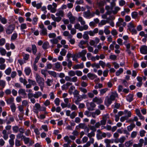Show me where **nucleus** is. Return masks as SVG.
I'll return each mask as SVG.
<instances>
[{
    "label": "nucleus",
    "instance_id": "2",
    "mask_svg": "<svg viewBox=\"0 0 147 147\" xmlns=\"http://www.w3.org/2000/svg\"><path fill=\"white\" fill-rule=\"evenodd\" d=\"M75 29H78L80 31H82L84 30H86L88 28V26L86 25H84L81 26L79 23H77L74 25Z\"/></svg>",
    "mask_w": 147,
    "mask_h": 147
},
{
    "label": "nucleus",
    "instance_id": "57",
    "mask_svg": "<svg viewBox=\"0 0 147 147\" xmlns=\"http://www.w3.org/2000/svg\"><path fill=\"white\" fill-rule=\"evenodd\" d=\"M18 34L17 33H13L11 37V40H14L17 38Z\"/></svg>",
    "mask_w": 147,
    "mask_h": 147
},
{
    "label": "nucleus",
    "instance_id": "5",
    "mask_svg": "<svg viewBox=\"0 0 147 147\" xmlns=\"http://www.w3.org/2000/svg\"><path fill=\"white\" fill-rule=\"evenodd\" d=\"M54 65L55 66V69H53L54 70L59 71H61L62 70V66L61 65L60 63L58 62L55 63Z\"/></svg>",
    "mask_w": 147,
    "mask_h": 147
},
{
    "label": "nucleus",
    "instance_id": "42",
    "mask_svg": "<svg viewBox=\"0 0 147 147\" xmlns=\"http://www.w3.org/2000/svg\"><path fill=\"white\" fill-rule=\"evenodd\" d=\"M132 142L131 141H129L125 143V146L126 147H130L132 145Z\"/></svg>",
    "mask_w": 147,
    "mask_h": 147
},
{
    "label": "nucleus",
    "instance_id": "14",
    "mask_svg": "<svg viewBox=\"0 0 147 147\" xmlns=\"http://www.w3.org/2000/svg\"><path fill=\"white\" fill-rule=\"evenodd\" d=\"M118 94L117 92H113L111 95L110 96V98L113 101L114 100L116 97H117Z\"/></svg>",
    "mask_w": 147,
    "mask_h": 147
},
{
    "label": "nucleus",
    "instance_id": "36",
    "mask_svg": "<svg viewBox=\"0 0 147 147\" xmlns=\"http://www.w3.org/2000/svg\"><path fill=\"white\" fill-rule=\"evenodd\" d=\"M105 9L107 11V13L108 14H110L111 13V10L112 9V8H111L109 6H106L105 7Z\"/></svg>",
    "mask_w": 147,
    "mask_h": 147
},
{
    "label": "nucleus",
    "instance_id": "38",
    "mask_svg": "<svg viewBox=\"0 0 147 147\" xmlns=\"http://www.w3.org/2000/svg\"><path fill=\"white\" fill-rule=\"evenodd\" d=\"M50 41L53 44H57L58 42V40L57 38H54L50 40Z\"/></svg>",
    "mask_w": 147,
    "mask_h": 147
},
{
    "label": "nucleus",
    "instance_id": "54",
    "mask_svg": "<svg viewBox=\"0 0 147 147\" xmlns=\"http://www.w3.org/2000/svg\"><path fill=\"white\" fill-rule=\"evenodd\" d=\"M19 80L21 82L23 83V84L24 85H25L27 83V81L26 80L24 79H23V78L22 77H20V78Z\"/></svg>",
    "mask_w": 147,
    "mask_h": 147
},
{
    "label": "nucleus",
    "instance_id": "22",
    "mask_svg": "<svg viewBox=\"0 0 147 147\" xmlns=\"http://www.w3.org/2000/svg\"><path fill=\"white\" fill-rule=\"evenodd\" d=\"M2 134L3 135V138L5 140H7L8 138V136L7 134V131L5 129L3 130L2 131Z\"/></svg>",
    "mask_w": 147,
    "mask_h": 147
},
{
    "label": "nucleus",
    "instance_id": "32",
    "mask_svg": "<svg viewBox=\"0 0 147 147\" xmlns=\"http://www.w3.org/2000/svg\"><path fill=\"white\" fill-rule=\"evenodd\" d=\"M123 71V69L122 68H120L116 72V75L117 76H119L121 74H122Z\"/></svg>",
    "mask_w": 147,
    "mask_h": 147
},
{
    "label": "nucleus",
    "instance_id": "59",
    "mask_svg": "<svg viewBox=\"0 0 147 147\" xmlns=\"http://www.w3.org/2000/svg\"><path fill=\"white\" fill-rule=\"evenodd\" d=\"M67 52V51L64 49H62L60 52V54L62 56H65Z\"/></svg>",
    "mask_w": 147,
    "mask_h": 147
},
{
    "label": "nucleus",
    "instance_id": "26",
    "mask_svg": "<svg viewBox=\"0 0 147 147\" xmlns=\"http://www.w3.org/2000/svg\"><path fill=\"white\" fill-rule=\"evenodd\" d=\"M53 82V79H50L47 78V81L45 82L47 86H51Z\"/></svg>",
    "mask_w": 147,
    "mask_h": 147
},
{
    "label": "nucleus",
    "instance_id": "7",
    "mask_svg": "<svg viewBox=\"0 0 147 147\" xmlns=\"http://www.w3.org/2000/svg\"><path fill=\"white\" fill-rule=\"evenodd\" d=\"M18 94L19 95H21L23 96L24 98H26V93L25 90L24 89L21 88L18 91Z\"/></svg>",
    "mask_w": 147,
    "mask_h": 147
},
{
    "label": "nucleus",
    "instance_id": "9",
    "mask_svg": "<svg viewBox=\"0 0 147 147\" xmlns=\"http://www.w3.org/2000/svg\"><path fill=\"white\" fill-rule=\"evenodd\" d=\"M92 101L98 104H101L103 102V100L101 98H98L96 97L93 98Z\"/></svg>",
    "mask_w": 147,
    "mask_h": 147
},
{
    "label": "nucleus",
    "instance_id": "12",
    "mask_svg": "<svg viewBox=\"0 0 147 147\" xmlns=\"http://www.w3.org/2000/svg\"><path fill=\"white\" fill-rule=\"evenodd\" d=\"M108 118L107 115H105L102 118V119L100 121L101 125H105L106 122L107 118Z\"/></svg>",
    "mask_w": 147,
    "mask_h": 147
},
{
    "label": "nucleus",
    "instance_id": "50",
    "mask_svg": "<svg viewBox=\"0 0 147 147\" xmlns=\"http://www.w3.org/2000/svg\"><path fill=\"white\" fill-rule=\"evenodd\" d=\"M54 102L56 105L58 106L60 105V100L59 98H57L55 99Z\"/></svg>",
    "mask_w": 147,
    "mask_h": 147
},
{
    "label": "nucleus",
    "instance_id": "24",
    "mask_svg": "<svg viewBox=\"0 0 147 147\" xmlns=\"http://www.w3.org/2000/svg\"><path fill=\"white\" fill-rule=\"evenodd\" d=\"M42 95V93L40 91L36 92L34 94V98H38Z\"/></svg>",
    "mask_w": 147,
    "mask_h": 147
},
{
    "label": "nucleus",
    "instance_id": "11",
    "mask_svg": "<svg viewBox=\"0 0 147 147\" xmlns=\"http://www.w3.org/2000/svg\"><path fill=\"white\" fill-rule=\"evenodd\" d=\"M84 67V65L83 63L80 64H78L74 65L73 67L74 69H82Z\"/></svg>",
    "mask_w": 147,
    "mask_h": 147
},
{
    "label": "nucleus",
    "instance_id": "64",
    "mask_svg": "<svg viewBox=\"0 0 147 147\" xmlns=\"http://www.w3.org/2000/svg\"><path fill=\"white\" fill-rule=\"evenodd\" d=\"M76 74L78 76H81L82 75V72L79 70H77L75 71Z\"/></svg>",
    "mask_w": 147,
    "mask_h": 147
},
{
    "label": "nucleus",
    "instance_id": "25",
    "mask_svg": "<svg viewBox=\"0 0 147 147\" xmlns=\"http://www.w3.org/2000/svg\"><path fill=\"white\" fill-rule=\"evenodd\" d=\"M109 22L107 20H102L98 24V26L100 27H101L103 25L106 24L107 23H109Z\"/></svg>",
    "mask_w": 147,
    "mask_h": 147
},
{
    "label": "nucleus",
    "instance_id": "61",
    "mask_svg": "<svg viewBox=\"0 0 147 147\" xmlns=\"http://www.w3.org/2000/svg\"><path fill=\"white\" fill-rule=\"evenodd\" d=\"M48 42H45L43 43L42 46V47L44 49H47L48 48Z\"/></svg>",
    "mask_w": 147,
    "mask_h": 147
},
{
    "label": "nucleus",
    "instance_id": "29",
    "mask_svg": "<svg viewBox=\"0 0 147 147\" xmlns=\"http://www.w3.org/2000/svg\"><path fill=\"white\" fill-rule=\"evenodd\" d=\"M41 35H45L47 34V30L46 28L42 29L40 33Z\"/></svg>",
    "mask_w": 147,
    "mask_h": 147
},
{
    "label": "nucleus",
    "instance_id": "6",
    "mask_svg": "<svg viewBox=\"0 0 147 147\" xmlns=\"http://www.w3.org/2000/svg\"><path fill=\"white\" fill-rule=\"evenodd\" d=\"M55 15L57 16L60 17L61 18L62 17H63L65 16L64 11L63 9L58 10L56 13Z\"/></svg>",
    "mask_w": 147,
    "mask_h": 147
},
{
    "label": "nucleus",
    "instance_id": "62",
    "mask_svg": "<svg viewBox=\"0 0 147 147\" xmlns=\"http://www.w3.org/2000/svg\"><path fill=\"white\" fill-rule=\"evenodd\" d=\"M23 134H22L21 133H18L16 135V137L17 139H19L21 138V139L22 140L23 138H24V136Z\"/></svg>",
    "mask_w": 147,
    "mask_h": 147
},
{
    "label": "nucleus",
    "instance_id": "28",
    "mask_svg": "<svg viewBox=\"0 0 147 147\" xmlns=\"http://www.w3.org/2000/svg\"><path fill=\"white\" fill-rule=\"evenodd\" d=\"M14 101V98L13 97H11L7 99L6 100V102L7 104H11L13 103V102Z\"/></svg>",
    "mask_w": 147,
    "mask_h": 147
},
{
    "label": "nucleus",
    "instance_id": "13",
    "mask_svg": "<svg viewBox=\"0 0 147 147\" xmlns=\"http://www.w3.org/2000/svg\"><path fill=\"white\" fill-rule=\"evenodd\" d=\"M75 97L76 98L75 101V103L76 105H78L79 104V102L82 100V96H80L79 95Z\"/></svg>",
    "mask_w": 147,
    "mask_h": 147
},
{
    "label": "nucleus",
    "instance_id": "56",
    "mask_svg": "<svg viewBox=\"0 0 147 147\" xmlns=\"http://www.w3.org/2000/svg\"><path fill=\"white\" fill-rule=\"evenodd\" d=\"M48 36L50 38H55L56 36V34L54 33H50L48 34Z\"/></svg>",
    "mask_w": 147,
    "mask_h": 147
},
{
    "label": "nucleus",
    "instance_id": "4",
    "mask_svg": "<svg viewBox=\"0 0 147 147\" xmlns=\"http://www.w3.org/2000/svg\"><path fill=\"white\" fill-rule=\"evenodd\" d=\"M126 25V23L124 22L123 20L121 18L118 19V21L116 23V27H118L122 26L124 27Z\"/></svg>",
    "mask_w": 147,
    "mask_h": 147
},
{
    "label": "nucleus",
    "instance_id": "47",
    "mask_svg": "<svg viewBox=\"0 0 147 147\" xmlns=\"http://www.w3.org/2000/svg\"><path fill=\"white\" fill-rule=\"evenodd\" d=\"M68 75L70 77L74 76L76 75L75 71L73 70H70L68 72Z\"/></svg>",
    "mask_w": 147,
    "mask_h": 147
},
{
    "label": "nucleus",
    "instance_id": "1",
    "mask_svg": "<svg viewBox=\"0 0 147 147\" xmlns=\"http://www.w3.org/2000/svg\"><path fill=\"white\" fill-rule=\"evenodd\" d=\"M36 82L38 84L41 91H43L44 87V80L38 74H36L35 77Z\"/></svg>",
    "mask_w": 147,
    "mask_h": 147
},
{
    "label": "nucleus",
    "instance_id": "40",
    "mask_svg": "<svg viewBox=\"0 0 147 147\" xmlns=\"http://www.w3.org/2000/svg\"><path fill=\"white\" fill-rule=\"evenodd\" d=\"M87 53L86 51L85 50H82L81 52H80L78 53V55L80 57L84 56H85V55Z\"/></svg>",
    "mask_w": 147,
    "mask_h": 147
},
{
    "label": "nucleus",
    "instance_id": "63",
    "mask_svg": "<svg viewBox=\"0 0 147 147\" xmlns=\"http://www.w3.org/2000/svg\"><path fill=\"white\" fill-rule=\"evenodd\" d=\"M111 34L113 36L116 35L118 34L117 30L115 29H113L111 32Z\"/></svg>",
    "mask_w": 147,
    "mask_h": 147
},
{
    "label": "nucleus",
    "instance_id": "51",
    "mask_svg": "<svg viewBox=\"0 0 147 147\" xmlns=\"http://www.w3.org/2000/svg\"><path fill=\"white\" fill-rule=\"evenodd\" d=\"M119 139V142L121 143H123L125 142V140L126 138L125 136H122Z\"/></svg>",
    "mask_w": 147,
    "mask_h": 147
},
{
    "label": "nucleus",
    "instance_id": "33",
    "mask_svg": "<svg viewBox=\"0 0 147 147\" xmlns=\"http://www.w3.org/2000/svg\"><path fill=\"white\" fill-rule=\"evenodd\" d=\"M0 53L2 55H5L6 53V50L2 47H0Z\"/></svg>",
    "mask_w": 147,
    "mask_h": 147
},
{
    "label": "nucleus",
    "instance_id": "45",
    "mask_svg": "<svg viewBox=\"0 0 147 147\" xmlns=\"http://www.w3.org/2000/svg\"><path fill=\"white\" fill-rule=\"evenodd\" d=\"M28 81L29 83H30L31 85L35 86L36 84V83L35 81L32 80L30 79H28Z\"/></svg>",
    "mask_w": 147,
    "mask_h": 147
},
{
    "label": "nucleus",
    "instance_id": "23",
    "mask_svg": "<svg viewBox=\"0 0 147 147\" xmlns=\"http://www.w3.org/2000/svg\"><path fill=\"white\" fill-rule=\"evenodd\" d=\"M24 71L26 75L29 76L31 71V70L30 67H27L25 68Z\"/></svg>",
    "mask_w": 147,
    "mask_h": 147
},
{
    "label": "nucleus",
    "instance_id": "46",
    "mask_svg": "<svg viewBox=\"0 0 147 147\" xmlns=\"http://www.w3.org/2000/svg\"><path fill=\"white\" fill-rule=\"evenodd\" d=\"M77 114L75 111L72 112L70 114V118L71 119H74L77 115Z\"/></svg>",
    "mask_w": 147,
    "mask_h": 147
},
{
    "label": "nucleus",
    "instance_id": "44",
    "mask_svg": "<svg viewBox=\"0 0 147 147\" xmlns=\"http://www.w3.org/2000/svg\"><path fill=\"white\" fill-rule=\"evenodd\" d=\"M99 65L101 66L102 68H104L106 66V63L105 62L102 61L100 60L99 61Z\"/></svg>",
    "mask_w": 147,
    "mask_h": 147
},
{
    "label": "nucleus",
    "instance_id": "15",
    "mask_svg": "<svg viewBox=\"0 0 147 147\" xmlns=\"http://www.w3.org/2000/svg\"><path fill=\"white\" fill-rule=\"evenodd\" d=\"M47 9L52 13H55L56 11V9L53 8L51 5H49L47 6Z\"/></svg>",
    "mask_w": 147,
    "mask_h": 147
},
{
    "label": "nucleus",
    "instance_id": "39",
    "mask_svg": "<svg viewBox=\"0 0 147 147\" xmlns=\"http://www.w3.org/2000/svg\"><path fill=\"white\" fill-rule=\"evenodd\" d=\"M32 52L35 55L37 52L36 46L35 45H32Z\"/></svg>",
    "mask_w": 147,
    "mask_h": 147
},
{
    "label": "nucleus",
    "instance_id": "41",
    "mask_svg": "<svg viewBox=\"0 0 147 147\" xmlns=\"http://www.w3.org/2000/svg\"><path fill=\"white\" fill-rule=\"evenodd\" d=\"M78 21L80 22L82 25H84L85 24V21L83 20V18L81 17H79L78 18Z\"/></svg>",
    "mask_w": 147,
    "mask_h": 147
},
{
    "label": "nucleus",
    "instance_id": "16",
    "mask_svg": "<svg viewBox=\"0 0 147 147\" xmlns=\"http://www.w3.org/2000/svg\"><path fill=\"white\" fill-rule=\"evenodd\" d=\"M113 101L110 97H107L105 99V102L106 104L109 105L111 104Z\"/></svg>",
    "mask_w": 147,
    "mask_h": 147
},
{
    "label": "nucleus",
    "instance_id": "52",
    "mask_svg": "<svg viewBox=\"0 0 147 147\" xmlns=\"http://www.w3.org/2000/svg\"><path fill=\"white\" fill-rule=\"evenodd\" d=\"M92 67L93 68L95 67L97 69L99 68H100V65L99 64L95 63L92 64Z\"/></svg>",
    "mask_w": 147,
    "mask_h": 147
},
{
    "label": "nucleus",
    "instance_id": "35",
    "mask_svg": "<svg viewBox=\"0 0 147 147\" xmlns=\"http://www.w3.org/2000/svg\"><path fill=\"white\" fill-rule=\"evenodd\" d=\"M69 138V137L68 136H66L64 137L63 139L65 142L70 144L71 141Z\"/></svg>",
    "mask_w": 147,
    "mask_h": 147
},
{
    "label": "nucleus",
    "instance_id": "17",
    "mask_svg": "<svg viewBox=\"0 0 147 147\" xmlns=\"http://www.w3.org/2000/svg\"><path fill=\"white\" fill-rule=\"evenodd\" d=\"M84 17L86 18H89L90 16L91 13L89 10L83 12Z\"/></svg>",
    "mask_w": 147,
    "mask_h": 147
},
{
    "label": "nucleus",
    "instance_id": "20",
    "mask_svg": "<svg viewBox=\"0 0 147 147\" xmlns=\"http://www.w3.org/2000/svg\"><path fill=\"white\" fill-rule=\"evenodd\" d=\"M22 55L24 60L25 61H28V60L30 56L29 54L25 53L24 52H22Z\"/></svg>",
    "mask_w": 147,
    "mask_h": 147
},
{
    "label": "nucleus",
    "instance_id": "3",
    "mask_svg": "<svg viewBox=\"0 0 147 147\" xmlns=\"http://www.w3.org/2000/svg\"><path fill=\"white\" fill-rule=\"evenodd\" d=\"M129 30L133 33L136 34L137 31L135 28V26L132 22L129 23L127 25Z\"/></svg>",
    "mask_w": 147,
    "mask_h": 147
},
{
    "label": "nucleus",
    "instance_id": "8",
    "mask_svg": "<svg viewBox=\"0 0 147 147\" xmlns=\"http://www.w3.org/2000/svg\"><path fill=\"white\" fill-rule=\"evenodd\" d=\"M14 29V28L13 26H10L6 29V32L7 34H10L13 32Z\"/></svg>",
    "mask_w": 147,
    "mask_h": 147
},
{
    "label": "nucleus",
    "instance_id": "37",
    "mask_svg": "<svg viewBox=\"0 0 147 147\" xmlns=\"http://www.w3.org/2000/svg\"><path fill=\"white\" fill-rule=\"evenodd\" d=\"M12 130L14 133H16L18 131L19 128L18 126H15L13 127Z\"/></svg>",
    "mask_w": 147,
    "mask_h": 147
},
{
    "label": "nucleus",
    "instance_id": "27",
    "mask_svg": "<svg viewBox=\"0 0 147 147\" xmlns=\"http://www.w3.org/2000/svg\"><path fill=\"white\" fill-rule=\"evenodd\" d=\"M48 72L49 75L54 78L56 77L57 76V73L54 71H49Z\"/></svg>",
    "mask_w": 147,
    "mask_h": 147
},
{
    "label": "nucleus",
    "instance_id": "53",
    "mask_svg": "<svg viewBox=\"0 0 147 147\" xmlns=\"http://www.w3.org/2000/svg\"><path fill=\"white\" fill-rule=\"evenodd\" d=\"M75 88V87L74 86H71L69 90V94L71 95L73 93V90Z\"/></svg>",
    "mask_w": 147,
    "mask_h": 147
},
{
    "label": "nucleus",
    "instance_id": "58",
    "mask_svg": "<svg viewBox=\"0 0 147 147\" xmlns=\"http://www.w3.org/2000/svg\"><path fill=\"white\" fill-rule=\"evenodd\" d=\"M139 35L141 36L144 37L145 38H147V34L145 33L144 31H141L140 32Z\"/></svg>",
    "mask_w": 147,
    "mask_h": 147
},
{
    "label": "nucleus",
    "instance_id": "60",
    "mask_svg": "<svg viewBox=\"0 0 147 147\" xmlns=\"http://www.w3.org/2000/svg\"><path fill=\"white\" fill-rule=\"evenodd\" d=\"M40 56L41 54L40 53H39L37 55L36 57L35 58V61L34 63H37L40 58Z\"/></svg>",
    "mask_w": 147,
    "mask_h": 147
},
{
    "label": "nucleus",
    "instance_id": "19",
    "mask_svg": "<svg viewBox=\"0 0 147 147\" xmlns=\"http://www.w3.org/2000/svg\"><path fill=\"white\" fill-rule=\"evenodd\" d=\"M110 27L109 26H105L104 27V32L106 35H108L110 33V31L108 29Z\"/></svg>",
    "mask_w": 147,
    "mask_h": 147
},
{
    "label": "nucleus",
    "instance_id": "31",
    "mask_svg": "<svg viewBox=\"0 0 147 147\" xmlns=\"http://www.w3.org/2000/svg\"><path fill=\"white\" fill-rule=\"evenodd\" d=\"M11 68L10 67H9L8 68L6 69V70L4 72L6 75H9L11 73Z\"/></svg>",
    "mask_w": 147,
    "mask_h": 147
},
{
    "label": "nucleus",
    "instance_id": "10",
    "mask_svg": "<svg viewBox=\"0 0 147 147\" xmlns=\"http://www.w3.org/2000/svg\"><path fill=\"white\" fill-rule=\"evenodd\" d=\"M141 53L143 54L147 53V47L145 45L142 46L140 49Z\"/></svg>",
    "mask_w": 147,
    "mask_h": 147
},
{
    "label": "nucleus",
    "instance_id": "43",
    "mask_svg": "<svg viewBox=\"0 0 147 147\" xmlns=\"http://www.w3.org/2000/svg\"><path fill=\"white\" fill-rule=\"evenodd\" d=\"M10 107L12 111L13 112H14L16 110V107L15 104L14 103H12Z\"/></svg>",
    "mask_w": 147,
    "mask_h": 147
},
{
    "label": "nucleus",
    "instance_id": "49",
    "mask_svg": "<svg viewBox=\"0 0 147 147\" xmlns=\"http://www.w3.org/2000/svg\"><path fill=\"white\" fill-rule=\"evenodd\" d=\"M6 85V82L5 80H0V86L4 88Z\"/></svg>",
    "mask_w": 147,
    "mask_h": 147
},
{
    "label": "nucleus",
    "instance_id": "30",
    "mask_svg": "<svg viewBox=\"0 0 147 147\" xmlns=\"http://www.w3.org/2000/svg\"><path fill=\"white\" fill-rule=\"evenodd\" d=\"M22 140H23L25 144H27L30 142V138H29L26 137L25 136H24Z\"/></svg>",
    "mask_w": 147,
    "mask_h": 147
},
{
    "label": "nucleus",
    "instance_id": "48",
    "mask_svg": "<svg viewBox=\"0 0 147 147\" xmlns=\"http://www.w3.org/2000/svg\"><path fill=\"white\" fill-rule=\"evenodd\" d=\"M88 34L87 31L84 32V34L83 35V38L86 40L88 39L89 38Z\"/></svg>",
    "mask_w": 147,
    "mask_h": 147
},
{
    "label": "nucleus",
    "instance_id": "55",
    "mask_svg": "<svg viewBox=\"0 0 147 147\" xmlns=\"http://www.w3.org/2000/svg\"><path fill=\"white\" fill-rule=\"evenodd\" d=\"M70 108L72 110H76L78 109L77 107L74 104L70 105Z\"/></svg>",
    "mask_w": 147,
    "mask_h": 147
},
{
    "label": "nucleus",
    "instance_id": "34",
    "mask_svg": "<svg viewBox=\"0 0 147 147\" xmlns=\"http://www.w3.org/2000/svg\"><path fill=\"white\" fill-rule=\"evenodd\" d=\"M61 106L62 108H64L67 107L69 108L70 107V103H69V104H67L66 103L65 104L63 102H62L61 104Z\"/></svg>",
    "mask_w": 147,
    "mask_h": 147
},
{
    "label": "nucleus",
    "instance_id": "21",
    "mask_svg": "<svg viewBox=\"0 0 147 147\" xmlns=\"http://www.w3.org/2000/svg\"><path fill=\"white\" fill-rule=\"evenodd\" d=\"M87 76L92 80H94V78H97V76L95 74L89 73L87 74Z\"/></svg>",
    "mask_w": 147,
    "mask_h": 147
},
{
    "label": "nucleus",
    "instance_id": "18",
    "mask_svg": "<svg viewBox=\"0 0 147 147\" xmlns=\"http://www.w3.org/2000/svg\"><path fill=\"white\" fill-rule=\"evenodd\" d=\"M133 95L132 94H129L126 96L127 101L129 102H131L133 100Z\"/></svg>",
    "mask_w": 147,
    "mask_h": 147
}]
</instances>
